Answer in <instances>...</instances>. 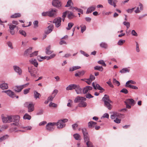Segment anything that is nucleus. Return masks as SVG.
I'll list each match as a JSON object with an SVG mask.
<instances>
[{"instance_id": "obj_36", "label": "nucleus", "mask_w": 147, "mask_h": 147, "mask_svg": "<svg viewBox=\"0 0 147 147\" xmlns=\"http://www.w3.org/2000/svg\"><path fill=\"white\" fill-rule=\"evenodd\" d=\"M74 25V23L72 22L69 23L68 24V27L66 28V29L67 30H70Z\"/></svg>"}, {"instance_id": "obj_9", "label": "nucleus", "mask_w": 147, "mask_h": 147, "mask_svg": "<svg viewBox=\"0 0 147 147\" xmlns=\"http://www.w3.org/2000/svg\"><path fill=\"white\" fill-rule=\"evenodd\" d=\"M111 118L112 119H113L116 118H121L123 115L116 112H113L111 113Z\"/></svg>"}, {"instance_id": "obj_13", "label": "nucleus", "mask_w": 147, "mask_h": 147, "mask_svg": "<svg viewBox=\"0 0 147 147\" xmlns=\"http://www.w3.org/2000/svg\"><path fill=\"white\" fill-rule=\"evenodd\" d=\"M92 85L95 89L96 90V89H98L100 91L102 90H103V91H104V90L98 84L93 82L92 83Z\"/></svg>"}, {"instance_id": "obj_50", "label": "nucleus", "mask_w": 147, "mask_h": 147, "mask_svg": "<svg viewBox=\"0 0 147 147\" xmlns=\"http://www.w3.org/2000/svg\"><path fill=\"white\" fill-rule=\"evenodd\" d=\"M113 82L115 84L117 85V86H119L120 84L119 82L115 78L113 79Z\"/></svg>"}, {"instance_id": "obj_24", "label": "nucleus", "mask_w": 147, "mask_h": 147, "mask_svg": "<svg viewBox=\"0 0 147 147\" xmlns=\"http://www.w3.org/2000/svg\"><path fill=\"white\" fill-rule=\"evenodd\" d=\"M51 49V46L50 45H49L46 48L45 52L47 54L50 55L53 52V51H52L50 50Z\"/></svg>"}, {"instance_id": "obj_32", "label": "nucleus", "mask_w": 147, "mask_h": 147, "mask_svg": "<svg viewBox=\"0 0 147 147\" xmlns=\"http://www.w3.org/2000/svg\"><path fill=\"white\" fill-rule=\"evenodd\" d=\"M74 138L76 140H81L80 136L78 134H75L73 135Z\"/></svg>"}, {"instance_id": "obj_10", "label": "nucleus", "mask_w": 147, "mask_h": 147, "mask_svg": "<svg viewBox=\"0 0 147 147\" xmlns=\"http://www.w3.org/2000/svg\"><path fill=\"white\" fill-rule=\"evenodd\" d=\"M13 67L14 70L16 72L18 73L20 75H22V70L19 67L16 65H14Z\"/></svg>"}, {"instance_id": "obj_42", "label": "nucleus", "mask_w": 147, "mask_h": 147, "mask_svg": "<svg viewBox=\"0 0 147 147\" xmlns=\"http://www.w3.org/2000/svg\"><path fill=\"white\" fill-rule=\"evenodd\" d=\"M34 97L36 99L39 98V96L40 95V94L38 93L36 91H34Z\"/></svg>"}, {"instance_id": "obj_51", "label": "nucleus", "mask_w": 147, "mask_h": 147, "mask_svg": "<svg viewBox=\"0 0 147 147\" xmlns=\"http://www.w3.org/2000/svg\"><path fill=\"white\" fill-rule=\"evenodd\" d=\"M8 127V126L7 125H4L1 127V129L2 131L7 129Z\"/></svg>"}, {"instance_id": "obj_45", "label": "nucleus", "mask_w": 147, "mask_h": 147, "mask_svg": "<svg viewBox=\"0 0 147 147\" xmlns=\"http://www.w3.org/2000/svg\"><path fill=\"white\" fill-rule=\"evenodd\" d=\"M7 44L8 46L11 49H12L13 48L12 46V43L10 41H8L7 42Z\"/></svg>"}, {"instance_id": "obj_14", "label": "nucleus", "mask_w": 147, "mask_h": 147, "mask_svg": "<svg viewBox=\"0 0 147 147\" xmlns=\"http://www.w3.org/2000/svg\"><path fill=\"white\" fill-rule=\"evenodd\" d=\"M57 10L55 9H51L49 12V17H53L56 15Z\"/></svg>"}, {"instance_id": "obj_3", "label": "nucleus", "mask_w": 147, "mask_h": 147, "mask_svg": "<svg viewBox=\"0 0 147 147\" xmlns=\"http://www.w3.org/2000/svg\"><path fill=\"white\" fill-rule=\"evenodd\" d=\"M68 121V119H64L63 120H59L57 122H55L56 125L57 126V128H62L65 127V123Z\"/></svg>"}, {"instance_id": "obj_48", "label": "nucleus", "mask_w": 147, "mask_h": 147, "mask_svg": "<svg viewBox=\"0 0 147 147\" xmlns=\"http://www.w3.org/2000/svg\"><path fill=\"white\" fill-rule=\"evenodd\" d=\"M38 51H35L32 53L30 54V57H32L37 55L38 54Z\"/></svg>"}, {"instance_id": "obj_25", "label": "nucleus", "mask_w": 147, "mask_h": 147, "mask_svg": "<svg viewBox=\"0 0 147 147\" xmlns=\"http://www.w3.org/2000/svg\"><path fill=\"white\" fill-rule=\"evenodd\" d=\"M83 136L84 142L85 143H86L90 141V136L88 134L84 135Z\"/></svg>"}, {"instance_id": "obj_15", "label": "nucleus", "mask_w": 147, "mask_h": 147, "mask_svg": "<svg viewBox=\"0 0 147 147\" xmlns=\"http://www.w3.org/2000/svg\"><path fill=\"white\" fill-rule=\"evenodd\" d=\"M24 86H25V85L16 86L14 87V90L16 92H20L24 88Z\"/></svg>"}, {"instance_id": "obj_44", "label": "nucleus", "mask_w": 147, "mask_h": 147, "mask_svg": "<svg viewBox=\"0 0 147 147\" xmlns=\"http://www.w3.org/2000/svg\"><path fill=\"white\" fill-rule=\"evenodd\" d=\"M38 21L37 20L35 21L34 22L33 24H34V28H37L38 26Z\"/></svg>"}, {"instance_id": "obj_64", "label": "nucleus", "mask_w": 147, "mask_h": 147, "mask_svg": "<svg viewBox=\"0 0 147 147\" xmlns=\"http://www.w3.org/2000/svg\"><path fill=\"white\" fill-rule=\"evenodd\" d=\"M85 82L89 85L92 82V81L90 80L89 78L85 79Z\"/></svg>"}, {"instance_id": "obj_57", "label": "nucleus", "mask_w": 147, "mask_h": 147, "mask_svg": "<svg viewBox=\"0 0 147 147\" xmlns=\"http://www.w3.org/2000/svg\"><path fill=\"white\" fill-rule=\"evenodd\" d=\"M58 92V90L57 89L54 90L52 94V95H53L54 96V97H55L56 95L57 94Z\"/></svg>"}, {"instance_id": "obj_12", "label": "nucleus", "mask_w": 147, "mask_h": 147, "mask_svg": "<svg viewBox=\"0 0 147 147\" xmlns=\"http://www.w3.org/2000/svg\"><path fill=\"white\" fill-rule=\"evenodd\" d=\"M52 4L53 6L59 8L61 6L60 2L58 0H54L52 1Z\"/></svg>"}, {"instance_id": "obj_62", "label": "nucleus", "mask_w": 147, "mask_h": 147, "mask_svg": "<svg viewBox=\"0 0 147 147\" xmlns=\"http://www.w3.org/2000/svg\"><path fill=\"white\" fill-rule=\"evenodd\" d=\"M42 15L44 16H49V12H43L42 13Z\"/></svg>"}, {"instance_id": "obj_49", "label": "nucleus", "mask_w": 147, "mask_h": 147, "mask_svg": "<svg viewBox=\"0 0 147 147\" xmlns=\"http://www.w3.org/2000/svg\"><path fill=\"white\" fill-rule=\"evenodd\" d=\"M98 63L102 64L103 66L105 67L106 65L104 61L103 60H100L98 61Z\"/></svg>"}, {"instance_id": "obj_17", "label": "nucleus", "mask_w": 147, "mask_h": 147, "mask_svg": "<svg viewBox=\"0 0 147 147\" xmlns=\"http://www.w3.org/2000/svg\"><path fill=\"white\" fill-rule=\"evenodd\" d=\"M53 26L52 25H51L48 26L47 30L45 31L46 34H48L51 33L53 30Z\"/></svg>"}, {"instance_id": "obj_39", "label": "nucleus", "mask_w": 147, "mask_h": 147, "mask_svg": "<svg viewBox=\"0 0 147 147\" xmlns=\"http://www.w3.org/2000/svg\"><path fill=\"white\" fill-rule=\"evenodd\" d=\"M81 130L83 136L88 134L86 128H83L81 129Z\"/></svg>"}, {"instance_id": "obj_54", "label": "nucleus", "mask_w": 147, "mask_h": 147, "mask_svg": "<svg viewBox=\"0 0 147 147\" xmlns=\"http://www.w3.org/2000/svg\"><path fill=\"white\" fill-rule=\"evenodd\" d=\"M9 28L10 30H13L16 26L15 25H13L12 24H10L9 25Z\"/></svg>"}, {"instance_id": "obj_22", "label": "nucleus", "mask_w": 147, "mask_h": 147, "mask_svg": "<svg viewBox=\"0 0 147 147\" xmlns=\"http://www.w3.org/2000/svg\"><path fill=\"white\" fill-rule=\"evenodd\" d=\"M95 6H92L91 7H89L87 10L86 13H91L92 11H94L95 9Z\"/></svg>"}, {"instance_id": "obj_37", "label": "nucleus", "mask_w": 147, "mask_h": 147, "mask_svg": "<svg viewBox=\"0 0 147 147\" xmlns=\"http://www.w3.org/2000/svg\"><path fill=\"white\" fill-rule=\"evenodd\" d=\"M94 69L95 70H98L101 71H102L103 70V68L102 66H96L94 67Z\"/></svg>"}, {"instance_id": "obj_38", "label": "nucleus", "mask_w": 147, "mask_h": 147, "mask_svg": "<svg viewBox=\"0 0 147 147\" xmlns=\"http://www.w3.org/2000/svg\"><path fill=\"white\" fill-rule=\"evenodd\" d=\"M8 136H9L7 135L3 136L0 138V142H2L7 139L8 138Z\"/></svg>"}, {"instance_id": "obj_19", "label": "nucleus", "mask_w": 147, "mask_h": 147, "mask_svg": "<svg viewBox=\"0 0 147 147\" xmlns=\"http://www.w3.org/2000/svg\"><path fill=\"white\" fill-rule=\"evenodd\" d=\"M92 87L89 86H86L83 89V93L84 94L87 93L89 91L91 90L92 89Z\"/></svg>"}, {"instance_id": "obj_35", "label": "nucleus", "mask_w": 147, "mask_h": 147, "mask_svg": "<svg viewBox=\"0 0 147 147\" xmlns=\"http://www.w3.org/2000/svg\"><path fill=\"white\" fill-rule=\"evenodd\" d=\"M21 15L20 13H15L11 16V18H14L20 17Z\"/></svg>"}, {"instance_id": "obj_11", "label": "nucleus", "mask_w": 147, "mask_h": 147, "mask_svg": "<svg viewBox=\"0 0 147 147\" xmlns=\"http://www.w3.org/2000/svg\"><path fill=\"white\" fill-rule=\"evenodd\" d=\"M86 99L85 98L82 97V96H78L75 98L74 100V101L75 102H79L80 103L83 101H85Z\"/></svg>"}, {"instance_id": "obj_61", "label": "nucleus", "mask_w": 147, "mask_h": 147, "mask_svg": "<svg viewBox=\"0 0 147 147\" xmlns=\"http://www.w3.org/2000/svg\"><path fill=\"white\" fill-rule=\"evenodd\" d=\"M66 15H67V12L66 11L63 12V15H62V17L63 18L62 20L63 22H64V20L65 19V18L66 16Z\"/></svg>"}, {"instance_id": "obj_60", "label": "nucleus", "mask_w": 147, "mask_h": 147, "mask_svg": "<svg viewBox=\"0 0 147 147\" xmlns=\"http://www.w3.org/2000/svg\"><path fill=\"white\" fill-rule=\"evenodd\" d=\"M136 51L137 52H139L140 51L139 49V46L138 43L137 42H136Z\"/></svg>"}, {"instance_id": "obj_29", "label": "nucleus", "mask_w": 147, "mask_h": 147, "mask_svg": "<svg viewBox=\"0 0 147 147\" xmlns=\"http://www.w3.org/2000/svg\"><path fill=\"white\" fill-rule=\"evenodd\" d=\"M130 71V69L127 68H125L122 69L120 71V72L121 74H123L126 73H128Z\"/></svg>"}, {"instance_id": "obj_2", "label": "nucleus", "mask_w": 147, "mask_h": 147, "mask_svg": "<svg viewBox=\"0 0 147 147\" xmlns=\"http://www.w3.org/2000/svg\"><path fill=\"white\" fill-rule=\"evenodd\" d=\"M102 100L104 102L105 106L109 110H111L112 109V105L110 103H112L113 102L110 100L109 96L107 95H105L102 98Z\"/></svg>"}, {"instance_id": "obj_27", "label": "nucleus", "mask_w": 147, "mask_h": 147, "mask_svg": "<svg viewBox=\"0 0 147 147\" xmlns=\"http://www.w3.org/2000/svg\"><path fill=\"white\" fill-rule=\"evenodd\" d=\"M0 87L2 90H4L8 89V87L7 84L3 83L0 84Z\"/></svg>"}, {"instance_id": "obj_47", "label": "nucleus", "mask_w": 147, "mask_h": 147, "mask_svg": "<svg viewBox=\"0 0 147 147\" xmlns=\"http://www.w3.org/2000/svg\"><path fill=\"white\" fill-rule=\"evenodd\" d=\"M125 42V40H123L122 39H120L118 41L117 44L119 45H121Z\"/></svg>"}, {"instance_id": "obj_18", "label": "nucleus", "mask_w": 147, "mask_h": 147, "mask_svg": "<svg viewBox=\"0 0 147 147\" xmlns=\"http://www.w3.org/2000/svg\"><path fill=\"white\" fill-rule=\"evenodd\" d=\"M75 90L77 94H80L82 93V89L79 85L76 84Z\"/></svg>"}, {"instance_id": "obj_40", "label": "nucleus", "mask_w": 147, "mask_h": 147, "mask_svg": "<svg viewBox=\"0 0 147 147\" xmlns=\"http://www.w3.org/2000/svg\"><path fill=\"white\" fill-rule=\"evenodd\" d=\"M68 17L69 19H71L74 17V13L71 12H68Z\"/></svg>"}, {"instance_id": "obj_8", "label": "nucleus", "mask_w": 147, "mask_h": 147, "mask_svg": "<svg viewBox=\"0 0 147 147\" xmlns=\"http://www.w3.org/2000/svg\"><path fill=\"white\" fill-rule=\"evenodd\" d=\"M2 92L6 93L9 97L11 98H13L15 97V93L10 90H3L2 91Z\"/></svg>"}, {"instance_id": "obj_5", "label": "nucleus", "mask_w": 147, "mask_h": 147, "mask_svg": "<svg viewBox=\"0 0 147 147\" xmlns=\"http://www.w3.org/2000/svg\"><path fill=\"white\" fill-rule=\"evenodd\" d=\"M24 105L27 106L28 112H32L34 110V105L32 103H29L28 102H26L25 103Z\"/></svg>"}, {"instance_id": "obj_52", "label": "nucleus", "mask_w": 147, "mask_h": 147, "mask_svg": "<svg viewBox=\"0 0 147 147\" xmlns=\"http://www.w3.org/2000/svg\"><path fill=\"white\" fill-rule=\"evenodd\" d=\"M120 92L123 93L125 94H127L128 92V91L126 88H123L121 91Z\"/></svg>"}, {"instance_id": "obj_23", "label": "nucleus", "mask_w": 147, "mask_h": 147, "mask_svg": "<svg viewBox=\"0 0 147 147\" xmlns=\"http://www.w3.org/2000/svg\"><path fill=\"white\" fill-rule=\"evenodd\" d=\"M30 62L32 64L34 65L36 67H37L38 64L35 59H32L29 60Z\"/></svg>"}, {"instance_id": "obj_1", "label": "nucleus", "mask_w": 147, "mask_h": 147, "mask_svg": "<svg viewBox=\"0 0 147 147\" xmlns=\"http://www.w3.org/2000/svg\"><path fill=\"white\" fill-rule=\"evenodd\" d=\"M2 121L4 123H13L11 124V125L20 126L19 121L20 117L18 115H8L2 114L1 115Z\"/></svg>"}, {"instance_id": "obj_31", "label": "nucleus", "mask_w": 147, "mask_h": 147, "mask_svg": "<svg viewBox=\"0 0 147 147\" xmlns=\"http://www.w3.org/2000/svg\"><path fill=\"white\" fill-rule=\"evenodd\" d=\"M81 67L79 66H73L72 67H70L69 68L70 71H73L76 69H79Z\"/></svg>"}, {"instance_id": "obj_41", "label": "nucleus", "mask_w": 147, "mask_h": 147, "mask_svg": "<svg viewBox=\"0 0 147 147\" xmlns=\"http://www.w3.org/2000/svg\"><path fill=\"white\" fill-rule=\"evenodd\" d=\"M19 32L20 34L24 36V37L26 36V33L24 31L22 30H20L19 31Z\"/></svg>"}, {"instance_id": "obj_63", "label": "nucleus", "mask_w": 147, "mask_h": 147, "mask_svg": "<svg viewBox=\"0 0 147 147\" xmlns=\"http://www.w3.org/2000/svg\"><path fill=\"white\" fill-rule=\"evenodd\" d=\"M107 83L108 84L110 87L112 88L113 87V85L111 82L110 79L107 82Z\"/></svg>"}, {"instance_id": "obj_21", "label": "nucleus", "mask_w": 147, "mask_h": 147, "mask_svg": "<svg viewBox=\"0 0 147 147\" xmlns=\"http://www.w3.org/2000/svg\"><path fill=\"white\" fill-rule=\"evenodd\" d=\"M76 84H71L68 86L66 88V90H71L73 89H75Z\"/></svg>"}, {"instance_id": "obj_20", "label": "nucleus", "mask_w": 147, "mask_h": 147, "mask_svg": "<svg viewBox=\"0 0 147 147\" xmlns=\"http://www.w3.org/2000/svg\"><path fill=\"white\" fill-rule=\"evenodd\" d=\"M136 84V82L133 80H131L127 81L126 82V84L125 85V86L126 87L128 88L129 87V85H132L131 84Z\"/></svg>"}, {"instance_id": "obj_58", "label": "nucleus", "mask_w": 147, "mask_h": 147, "mask_svg": "<svg viewBox=\"0 0 147 147\" xmlns=\"http://www.w3.org/2000/svg\"><path fill=\"white\" fill-rule=\"evenodd\" d=\"M129 87H128L129 88L137 90L138 89V88L137 86L133 85H129Z\"/></svg>"}, {"instance_id": "obj_55", "label": "nucleus", "mask_w": 147, "mask_h": 147, "mask_svg": "<svg viewBox=\"0 0 147 147\" xmlns=\"http://www.w3.org/2000/svg\"><path fill=\"white\" fill-rule=\"evenodd\" d=\"M72 3L71 1V0H69L67 2V4L65 6L66 7H69L71 5Z\"/></svg>"}, {"instance_id": "obj_4", "label": "nucleus", "mask_w": 147, "mask_h": 147, "mask_svg": "<svg viewBox=\"0 0 147 147\" xmlns=\"http://www.w3.org/2000/svg\"><path fill=\"white\" fill-rule=\"evenodd\" d=\"M28 71L30 74L31 76L33 77H36V74L37 73V71L36 69L33 66H30L28 67Z\"/></svg>"}, {"instance_id": "obj_16", "label": "nucleus", "mask_w": 147, "mask_h": 147, "mask_svg": "<svg viewBox=\"0 0 147 147\" xmlns=\"http://www.w3.org/2000/svg\"><path fill=\"white\" fill-rule=\"evenodd\" d=\"M125 102V103H128L132 106H134L136 103L135 100L131 98H129L127 99Z\"/></svg>"}, {"instance_id": "obj_46", "label": "nucleus", "mask_w": 147, "mask_h": 147, "mask_svg": "<svg viewBox=\"0 0 147 147\" xmlns=\"http://www.w3.org/2000/svg\"><path fill=\"white\" fill-rule=\"evenodd\" d=\"M22 128L25 130H30L32 129V127L31 126H28L26 127H22Z\"/></svg>"}, {"instance_id": "obj_43", "label": "nucleus", "mask_w": 147, "mask_h": 147, "mask_svg": "<svg viewBox=\"0 0 147 147\" xmlns=\"http://www.w3.org/2000/svg\"><path fill=\"white\" fill-rule=\"evenodd\" d=\"M81 28V32L82 33H83L86 29V27L84 25H82L80 26Z\"/></svg>"}, {"instance_id": "obj_34", "label": "nucleus", "mask_w": 147, "mask_h": 147, "mask_svg": "<svg viewBox=\"0 0 147 147\" xmlns=\"http://www.w3.org/2000/svg\"><path fill=\"white\" fill-rule=\"evenodd\" d=\"M24 119H28L29 120L31 119V116L27 113H26L23 117Z\"/></svg>"}, {"instance_id": "obj_30", "label": "nucleus", "mask_w": 147, "mask_h": 147, "mask_svg": "<svg viewBox=\"0 0 147 147\" xmlns=\"http://www.w3.org/2000/svg\"><path fill=\"white\" fill-rule=\"evenodd\" d=\"M32 47L29 48V49L25 51L24 52V54L27 55H30L32 51Z\"/></svg>"}, {"instance_id": "obj_7", "label": "nucleus", "mask_w": 147, "mask_h": 147, "mask_svg": "<svg viewBox=\"0 0 147 147\" xmlns=\"http://www.w3.org/2000/svg\"><path fill=\"white\" fill-rule=\"evenodd\" d=\"M61 18L58 17L54 19L53 21V23H55V26L57 28H58L61 25Z\"/></svg>"}, {"instance_id": "obj_26", "label": "nucleus", "mask_w": 147, "mask_h": 147, "mask_svg": "<svg viewBox=\"0 0 147 147\" xmlns=\"http://www.w3.org/2000/svg\"><path fill=\"white\" fill-rule=\"evenodd\" d=\"M96 122L93 121H90L88 123V127L90 128H92L94 127L95 125L96 124Z\"/></svg>"}, {"instance_id": "obj_56", "label": "nucleus", "mask_w": 147, "mask_h": 147, "mask_svg": "<svg viewBox=\"0 0 147 147\" xmlns=\"http://www.w3.org/2000/svg\"><path fill=\"white\" fill-rule=\"evenodd\" d=\"M86 144L88 147H93L92 144L90 141L87 142Z\"/></svg>"}, {"instance_id": "obj_59", "label": "nucleus", "mask_w": 147, "mask_h": 147, "mask_svg": "<svg viewBox=\"0 0 147 147\" xmlns=\"http://www.w3.org/2000/svg\"><path fill=\"white\" fill-rule=\"evenodd\" d=\"M73 8L78 12H80L81 13H83V11L80 9H78L76 7H73Z\"/></svg>"}, {"instance_id": "obj_33", "label": "nucleus", "mask_w": 147, "mask_h": 147, "mask_svg": "<svg viewBox=\"0 0 147 147\" xmlns=\"http://www.w3.org/2000/svg\"><path fill=\"white\" fill-rule=\"evenodd\" d=\"M100 46L102 48L106 49L108 48V45L107 44L104 42H102L100 44Z\"/></svg>"}, {"instance_id": "obj_53", "label": "nucleus", "mask_w": 147, "mask_h": 147, "mask_svg": "<svg viewBox=\"0 0 147 147\" xmlns=\"http://www.w3.org/2000/svg\"><path fill=\"white\" fill-rule=\"evenodd\" d=\"M57 105L55 104V103H53L52 102H51L50 103L49 105V106L50 107H57Z\"/></svg>"}, {"instance_id": "obj_6", "label": "nucleus", "mask_w": 147, "mask_h": 147, "mask_svg": "<svg viewBox=\"0 0 147 147\" xmlns=\"http://www.w3.org/2000/svg\"><path fill=\"white\" fill-rule=\"evenodd\" d=\"M56 125L55 122L49 123L46 126V129L49 131H53L55 129L54 126Z\"/></svg>"}, {"instance_id": "obj_28", "label": "nucleus", "mask_w": 147, "mask_h": 147, "mask_svg": "<svg viewBox=\"0 0 147 147\" xmlns=\"http://www.w3.org/2000/svg\"><path fill=\"white\" fill-rule=\"evenodd\" d=\"M84 101H83L80 103L78 105V106L79 107H86L87 106V104Z\"/></svg>"}]
</instances>
